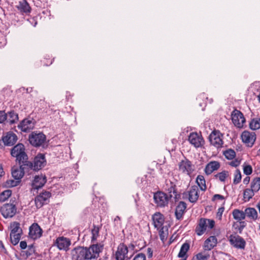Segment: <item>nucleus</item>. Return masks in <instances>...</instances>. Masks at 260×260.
Segmentation results:
<instances>
[{"instance_id":"obj_1","label":"nucleus","mask_w":260,"mask_h":260,"mask_svg":"<svg viewBox=\"0 0 260 260\" xmlns=\"http://www.w3.org/2000/svg\"><path fill=\"white\" fill-rule=\"evenodd\" d=\"M135 246L130 244L128 247L123 243L120 244L115 253L116 260L129 259L134 254Z\"/></svg>"},{"instance_id":"obj_2","label":"nucleus","mask_w":260,"mask_h":260,"mask_svg":"<svg viewBox=\"0 0 260 260\" xmlns=\"http://www.w3.org/2000/svg\"><path fill=\"white\" fill-rule=\"evenodd\" d=\"M11 154L12 156L16 157V161L19 164L24 165L25 163H28V156L23 144L19 143L13 147L11 149Z\"/></svg>"},{"instance_id":"obj_3","label":"nucleus","mask_w":260,"mask_h":260,"mask_svg":"<svg viewBox=\"0 0 260 260\" xmlns=\"http://www.w3.org/2000/svg\"><path fill=\"white\" fill-rule=\"evenodd\" d=\"M215 225V221L213 219H210L205 218H201L199 221L197 225L195 232L197 235L201 236L205 232L213 229Z\"/></svg>"},{"instance_id":"obj_4","label":"nucleus","mask_w":260,"mask_h":260,"mask_svg":"<svg viewBox=\"0 0 260 260\" xmlns=\"http://www.w3.org/2000/svg\"><path fill=\"white\" fill-rule=\"evenodd\" d=\"M28 140L31 145L38 147L44 145L46 137L43 133L33 132L29 135Z\"/></svg>"},{"instance_id":"obj_5","label":"nucleus","mask_w":260,"mask_h":260,"mask_svg":"<svg viewBox=\"0 0 260 260\" xmlns=\"http://www.w3.org/2000/svg\"><path fill=\"white\" fill-rule=\"evenodd\" d=\"M27 162L24 165V166H26L27 168H31L35 171H38L46 165L45 155L40 153L35 157L33 163L29 161L28 160Z\"/></svg>"},{"instance_id":"obj_6","label":"nucleus","mask_w":260,"mask_h":260,"mask_svg":"<svg viewBox=\"0 0 260 260\" xmlns=\"http://www.w3.org/2000/svg\"><path fill=\"white\" fill-rule=\"evenodd\" d=\"M172 197V194L168 195L166 193L158 191L154 194V203L158 207H165L168 206L169 200Z\"/></svg>"},{"instance_id":"obj_7","label":"nucleus","mask_w":260,"mask_h":260,"mask_svg":"<svg viewBox=\"0 0 260 260\" xmlns=\"http://www.w3.org/2000/svg\"><path fill=\"white\" fill-rule=\"evenodd\" d=\"M223 135L218 130H214L209 136L211 145L217 148H221L223 144Z\"/></svg>"},{"instance_id":"obj_8","label":"nucleus","mask_w":260,"mask_h":260,"mask_svg":"<svg viewBox=\"0 0 260 260\" xmlns=\"http://www.w3.org/2000/svg\"><path fill=\"white\" fill-rule=\"evenodd\" d=\"M103 244L96 243L91 245L89 247H86L89 260L97 259L103 250Z\"/></svg>"},{"instance_id":"obj_9","label":"nucleus","mask_w":260,"mask_h":260,"mask_svg":"<svg viewBox=\"0 0 260 260\" xmlns=\"http://www.w3.org/2000/svg\"><path fill=\"white\" fill-rule=\"evenodd\" d=\"M0 211L4 217L11 218L16 214L17 208L13 203H7L1 207Z\"/></svg>"},{"instance_id":"obj_10","label":"nucleus","mask_w":260,"mask_h":260,"mask_svg":"<svg viewBox=\"0 0 260 260\" xmlns=\"http://www.w3.org/2000/svg\"><path fill=\"white\" fill-rule=\"evenodd\" d=\"M241 138L247 146L251 147L255 141L256 134L253 132L244 131L241 135Z\"/></svg>"},{"instance_id":"obj_11","label":"nucleus","mask_w":260,"mask_h":260,"mask_svg":"<svg viewBox=\"0 0 260 260\" xmlns=\"http://www.w3.org/2000/svg\"><path fill=\"white\" fill-rule=\"evenodd\" d=\"M178 167L179 171L188 175H190L194 171V166L186 158L178 164Z\"/></svg>"},{"instance_id":"obj_12","label":"nucleus","mask_w":260,"mask_h":260,"mask_svg":"<svg viewBox=\"0 0 260 260\" xmlns=\"http://www.w3.org/2000/svg\"><path fill=\"white\" fill-rule=\"evenodd\" d=\"M232 122L234 124L239 128L243 126L245 122V118L243 114L239 110H234L231 114Z\"/></svg>"},{"instance_id":"obj_13","label":"nucleus","mask_w":260,"mask_h":260,"mask_svg":"<svg viewBox=\"0 0 260 260\" xmlns=\"http://www.w3.org/2000/svg\"><path fill=\"white\" fill-rule=\"evenodd\" d=\"M51 197V193L49 191H44L35 198V204L37 208H41L44 204L49 201Z\"/></svg>"},{"instance_id":"obj_14","label":"nucleus","mask_w":260,"mask_h":260,"mask_svg":"<svg viewBox=\"0 0 260 260\" xmlns=\"http://www.w3.org/2000/svg\"><path fill=\"white\" fill-rule=\"evenodd\" d=\"M71 244V242L70 239L63 236L58 237L55 242V245L60 250L68 251L69 249V246Z\"/></svg>"},{"instance_id":"obj_15","label":"nucleus","mask_w":260,"mask_h":260,"mask_svg":"<svg viewBox=\"0 0 260 260\" xmlns=\"http://www.w3.org/2000/svg\"><path fill=\"white\" fill-rule=\"evenodd\" d=\"M43 231L37 223H34L29 229V237L36 240L42 236Z\"/></svg>"},{"instance_id":"obj_16","label":"nucleus","mask_w":260,"mask_h":260,"mask_svg":"<svg viewBox=\"0 0 260 260\" xmlns=\"http://www.w3.org/2000/svg\"><path fill=\"white\" fill-rule=\"evenodd\" d=\"M188 141L196 148L201 147L204 143L202 136L197 133H191L188 137Z\"/></svg>"},{"instance_id":"obj_17","label":"nucleus","mask_w":260,"mask_h":260,"mask_svg":"<svg viewBox=\"0 0 260 260\" xmlns=\"http://www.w3.org/2000/svg\"><path fill=\"white\" fill-rule=\"evenodd\" d=\"M184 195L188 197L190 202L196 203L199 197L198 187L196 185L191 186L188 191L184 193Z\"/></svg>"},{"instance_id":"obj_18","label":"nucleus","mask_w":260,"mask_h":260,"mask_svg":"<svg viewBox=\"0 0 260 260\" xmlns=\"http://www.w3.org/2000/svg\"><path fill=\"white\" fill-rule=\"evenodd\" d=\"M229 240L231 244L237 248L244 249L245 248V241L243 238L239 235H231Z\"/></svg>"},{"instance_id":"obj_19","label":"nucleus","mask_w":260,"mask_h":260,"mask_svg":"<svg viewBox=\"0 0 260 260\" xmlns=\"http://www.w3.org/2000/svg\"><path fill=\"white\" fill-rule=\"evenodd\" d=\"M20 166L19 167H14L12 168V177L17 180L20 182L21 178L23 177L24 174V170L27 168L26 166L23 165V164H19Z\"/></svg>"},{"instance_id":"obj_20","label":"nucleus","mask_w":260,"mask_h":260,"mask_svg":"<svg viewBox=\"0 0 260 260\" xmlns=\"http://www.w3.org/2000/svg\"><path fill=\"white\" fill-rule=\"evenodd\" d=\"M35 126V122L32 119L26 118L23 119L18 125V127L23 132H29Z\"/></svg>"},{"instance_id":"obj_21","label":"nucleus","mask_w":260,"mask_h":260,"mask_svg":"<svg viewBox=\"0 0 260 260\" xmlns=\"http://www.w3.org/2000/svg\"><path fill=\"white\" fill-rule=\"evenodd\" d=\"M47 181L46 177L45 175H37L35 177L32 183V188L34 189H39L42 188Z\"/></svg>"},{"instance_id":"obj_22","label":"nucleus","mask_w":260,"mask_h":260,"mask_svg":"<svg viewBox=\"0 0 260 260\" xmlns=\"http://www.w3.org/2000/svg\"><path fill=\"white\" fill-rule=\"evenodd\" d=\"M17 140V136L12 132L8 133L6 136L3 137V141L5 145L12 146Z\"/></svg>"},{"instance_id":"obj_23","label":"nucleus","mask_w":260,"mask_h":260,"mask_svg":"<svg viewBox=\"0 0 260 260\" xmlns=\"http://www.w3.org/2000/svg\"><path fill=\"white\" fill-rule=\"evenodd\" d=\"M152 220L154 227L157 229L161 228L164 223V215L160 212H156L152 216Z\"/></svg>"},{"instance_id":"obj_24","label":"nucleus","mask_w":260,"mask_h":260,"mask_svg":"<svg viewBox=\"0 0 260 260\" xmlns=\"http://www.w3.org/2000/svg\"><path fill=\"white\" fill-rule=\"evenodd\" d=\"M220 164L217 161H211L206 166L205 172L207 175H210L214 171L217 170L220 168Z\"/></svg>"},{"instance_id":"obj_25","label":"nucleus","mask_w":260,"mask_h":260,"mask_svg":"<svg viewBox=\"0 0 260 260\" xmlns=\"http://www.w3.org/2000/svg\"><path fill=\"white\" fill-rule=\"evenodd\" d=\"M186 208V204L185 202L181 201L179 203L175 210V216L177 219L180 220L182 218Z\"/></svg>"},{"instance_id":"obj_26","label":"nucleus","mask_w":260,"mask_h":260,"mask_svg":"<svg viewBox=\"0 0 260 260\" xmlns=\"http://www.w3.org/2000/svg\"><path fill=\"white\" fill-rule=\"evenodd\" d=\"M84 247L75 248L72 251L73 258L75 260H84Z\"/></svg>"},{"instance_id":"obj_27","label":"nucleus","mask_w":260,"mask_h":260,"mask_svg":"<svg viewBox=\"0 0 260 260\" xmlns=\"http://www.w3.org/2000/svg\"><path fill=\"white\" fill-rule=\"evenodd\" d=\"M217 240L215 236H210L206 240L204 243L205 250H210L213 248L217 244Z\"/></svg>"},{"instance_id":"obj_28","label":"nucleus","mask_w":260,"mask_h":260,"mask_svg":"<svg viewBox=\"0 0 260 260\" xmlns=\"http://www.w3.org/2000/svg\"><path fill=\"white\" fill-rule=\"evenodd\" d=\"M189 248L190 245L189 243L185 242L183 243L181 247L178 256L180 258H187L186 253L189 250Z\"/></svg>"},{"instance_id":"obj_29","label":"nucleus","mask_w":260,"mask_h":260,"mask_svg":"<svg viewBox=\"0 0 260 260\" xmlns=\"http://www.w3.org/2000/svg\"><path fill=\"white\" fill-rule=\"evenodd\" d=\"M245 217L253 219L256 220L257 217V212L256 210L253 208H247L245 210Z\"/></svg>"},{"instance_id":"obj_30","label":"nucleus","mask_w":260,"mask_h":260,"mask_svg":"<svg viewBox=\"0 0 260 260\" xmlns=\"http://www.w3.org/2000/svg\"><path fill=\"white\" fill-rule=\"evenodd\" d=\"M234 218L237 221H240L245 218V211L239 209H234L232 212Z\"/></svg>"},{"instance_id":"obj_31","label":"nucleus","mask_w":260,"mask_h":260,"mask_svg":"<svg viewBox=\"0 0 260 260\" xmlns=\"http://www.w3.org/2000/svg\"><path fill=\"white\" fill-rule=\"evenodd\" d=\"M196 182L201 190L204 191L206 190V181L203 176L198 175L196 178Z\"/></svg>"},{"instance_id":"obj_32","label":"nucleus","mask_w":260,"mask_h":260,"mask_svg":"<svg viewBox=\"0 0 260 260\" xmlns=\"http://www.w3.org/2000/svg\"><path fill=\"white\" fill-rule=\"evenodd\" d=\"M8 121L11 124H14L18 121V115L14 111H11L7 114Z\"/></svg>"},{"instance_id":"obj_33","label":"nucleus","mask_w":260,"mask_h":260,"mask_svg":"<svg viewBox=\"0 0 260 260\" xmlns=\"http://www.w3.org/2000/svg\"><path fill=\"white\" fill-rule=\"evenodd\" d=\"M18 8L21 11L24 13H28L30 11V7L28 3L25 0H23L22 2H19V5Z\"/></svg>"},{"instance_id":"obj_34","label":"nucleus","mask_w":260,"mask_h":260,"mask_svg":"<svg viewBox=\"0 0 260 260\" xmlns=\"http://www.w3.org/2000/svg\"><path fill=\"white\" fill-rule=\"evenodd\" d=\"M100 230V227L96 226L95 225H93V228L91 229V242L92 243H94L98 238L99 237V232Z\"/></svg>"},{"instance_id":"obj_35","label":"nucleus","mask_w":260,"mask_h":260,"mask_svg":"<svg viewBox=\"0 0 260 260\" xmlns=\"http://www.w3.org/2000/svg\"><path fill=\"white\" fill-rule=\"evenodd\" d=\"M249 127L252 130L260 128V118H255L251 119L249 123Z\"/></svg>"},{"instance_id":"obj_36","label":"nucleus","mask_w":260,"mask_h":260,"mask_svg":"<svg viewBox=\"0 0 260 260\" xmlns=\"http://www.w3.org/2000/svg\"><path fill=\"white\" fill-rule=\"evenodd\" d=\"M11 231L10 233H22V229L20 227V223L18 222H13L10 225Z\"/></svg>"},{"instance_id":"obj_37","label":"nucleus","mask_w":260,"mask_h":260,"mask_svg":"<svg viewBox=\"0 0 260 260\" xmlns=\"http://www.w3.org/2000/svg\"><path fill=\"white\" fill-rule=\"evenodd\" d=\"M22 233H10L11 242L14 245H16L19 242Z\"/></svg>"},{"instance_id":"obj_38","label":"nucleus","mask_w":260,"mask_h":260,"mask_svg":"<svg viewBox=\"0 0 260 260\" xmlns=\"http://www.w3.org/2000/svg\"><path fill=\"white\" fill-rule=\"evenodd\" d=\"M255 192L250 188H246L244 190L243 197L244 199L249 201L254 195Z\"/></svg>"},{"instance_id":"obj_39","label":"nucleus","mask_w":260,"mask_h":260,"mask_svg":"<svg viewBox=\"0 0 260 260\" xmlns=\"http://www.w3.org/2000/svg\"><path fill=\"white\" fill-rule=\"evenodd\" d=\"M12 194V191L10 189L6 190L0 193V202L6 201Z\"/></svg>"},{"instance_id":"obj_40","label":"nucleus","mask_w":260,"mask_h":260,"mask_svg":"<svg viewBox=\"0 0 260 260\" xmlns=\"http://www.w3.org/2000/svg\"><path fill=\"white\" fill-rule=\"evenodd\" d=\"M257 179L254 178L250 184V188L255 192H257L260 189V184H259Z\"/></svg>"},{"instance_id":"obj_41","label":"nucleus","mask_w":260,"mask_h":260,"mask_svg":"<svg viewBox=\"0 0 260 260\" xmlns=\"http://www.w3.org/2000/svg\"><path fill=\"white\" fill-rule=\"evenodd\" d=\"M229 176V172L226 171H223L221 172L218 173L215 175L216 178H218L221 182H224L225 179Z\"/></svg>"},{"instance_id":"obj_42","label":"nucleus","mask_w":260,"mask_h":260,"mask_svg":"<svg viewBox=\"0 0 260 260\" xmlns=\"http://www.w3.org/2000/svg\"><path fill=\"white\" fill-rule=\"evenodd\" d=\"M224 155L228 159L232 160L235 158L236 152L234 150L229 149L224 151Z\"/></svg>"},{"instance_id":"obj_43","label":"nucleus","mask_w":260,"mask_h":260,"mask_svg":"<svg viewBox=\"0 0 260 260\" xmlns=\"http://www.w3.org/2000/svg\"><path fill=\"white\" fill-rule=\"evenodd\" d=\"M241 174L240 170L237 169L234 173V178L233 180V183L234 184H237L241 182Z\"/></svg>"},{"instance_id":"obj_44","label":"nucleus","mask_w":260,"mask_h":260,"mask_svg":"<svg viewBox=\"0 0 260 260\" xmlns=\"http://www.w3.org/2000/svg\"><path fill=\"white\" fill-rule=\"evenodd\" d=\"M209 257V254L199 253L193 257L192 260H208Z\"/></svg>"},{"instance_id":"obj_45","label":"nucleus","mask_w":260,"mask_h":260,"mask_svg":"<svg viewBox=\"0 0 260 260\" xmlns=\"http://www.w3.org/2000/svg\"><path fill=\"white\" fill-rule=\"evenodd\" d=\"M20 182L15 180H8L5 183V186L7 187H12L17 186Z\"/></svg>"},{"instance_id":"obj_46","label":"nucleus","mask_w":260,"mask_h":260,"mask_svg":"<svg viewBox=\"0 0 260 260\" xmlns=\"http://www.w3.org/2000/svg\"><path fill=\"white\" fill-rule=\"evenodd\" d=\"M243 172L246 175H250L252 172V167L249 165L244 166Z\"/></svg>"},{"instance_id":"obj_47","label":"nucleus","mask_w":260,"mask_h":260,"mask_svg":"<svg viewBox=\"0 0 260 260\" xmlns=\"http://www.w3.org/2000/svg\"><path fill=\"white\" fill-rule=\"evenodd\" d=\"M170 186L167 189L169 194H172V193L175 194L176 193V185L172 182H170Z\"/></svg>"},{"instance_id":"obj_48","label":"nucleus","mask_w":260,"mask_h":260,"mask_svg":"<svg viewBox=\"0 0 260 260\" xmlns=\"http://www.w3.org/2000/svg\"><path fill=\"white\" fill-rule=\"evenodd\" d=\"M7 119V115L4 111H0V123H3Z\"/></svg>"},{"instance_id":"obj_49","label":"nucleus","mask_w":260,"mask_h":260,"mask_svg":"<svg viewBox=\"0 0 260 260\" xmlns=\"http://www.w3.org/2000/svg\"><path fill=\"white\" fill-rule=\"evenodd\" d=\"M133 260H146L145 255L142 253L136 255Z\"/></svg>"},{"instance_id":"obj_50","label":"nucleus","mask_w":260,"mask_h":260,"mask_svg":"<svg viewBox=\"0 0 260 260\" xmlns=\"http://www.w3.org/2000/svg\"><path fill=\"white\" fill-rule=\"evenodd\" d=\"M224 199V196L220 195V194H215L213 196V197L212 199V201H214L217 200H223Z\"/></svg>"},{"instance_id":"obj_51","label":"nucleus","mask_w":260,"mask_h":260,"mask_svg":"<svg viewBox=\"0 0 260 260\" xmlns=\"http://www.w3.org/2000/svg\"><path fill=\"white\" fill-rule=\"evenodd\" d=\"M240 164V160L235 159L230 162V165L232 167H236Z\"/></svg>"},{"instance_id":"obj_52","label":"nucleus","mask_w":260,"mask_h":260,"mask_svg":"<svg viewBox=\"0 0 260 260\" xmlns=\"http://www.w3.org/2000/svg\"><path fill=\"white\" fill-rule=\"evenodd\" d=\"M224 210V208L223 207H220L218 209V212L217 213V217H219V219H221Z\"/></svg>"},{"instance_id":"obj_53","label":"nucleus","mask_w":260,"mask_h":260,"mask_svg":"<svg viewBox=\"0 0 260 260\" xmlns=\"http://www.w3.org/2000/svg\"><path fill=\"white\" fill-rule=\"evenodd\" d=\"M20 247L22 249H25L27 247V243L25 241H22L20 243Z\"/></svg>"},{"instance_id":"obj_54","label":"nucleus","mask_w":260,"mask_h":260,"mask_svg":"<svg viewBox=\"0 0 260 260\" xmlns=\"http://www.w3.org/2000/svg\"><path fill=\"white\" fill-rule=\"evenodd\" d=\"M163 229L164 228H161V229L159 231V236L161 240H164L165 238V236L164 235V232Z\"/></svg>"},{"instance_id":"obj_55","label":"nucleus","mask_w":260,"mask_h":260,"mask_svg":"<svg viewBox=\"0 0 260 260\" xmlns=\"http://www.w3.org/2000/svg\"><path fill=\"white\" fill-rule=\"evenodd\" d=\"M147 253L148 254V258H151L153 255V251L152 250L151 248H148L147 249Z\"/></svg>"},{"instance_id":"obj_56","label":"nucleus","mask_w":260,"mask_h":260,"mask_svg":"<svg viewBox=\"0 0 260 260\" xmlns=\"http://www.w3.org/2000/svg\"><path fill=\"white\" fill-rule=\"evenodd\" d=\"M250 177L249 176H247L244 179H243V183L245 184H248L249 182H250Z\"/></svg>"},{"instance_id":"obj_57","label":"nucleus","mask_w":260,"mask_h":260,"mask_svg":"<svg viewBox=\"0 0 260 260\" xmlns=\"http://www.w3.org/2000/svg\"><path fill=\"white\" fill-rule=\"evenodd\" d=\"M84 260H89V257L87 256L86 248L84 247Z\"/></svg>"},{"instance_id":"obj_58","label":"nucleus","mask_w":260,"mask_h":260,"mask_svg":"<svg viewBox=\"0 0 260 260\" xmlns=\"http://www.w3.org/2000/svg\"><path fill=\"white\" fill-rule=\"evenodd\" d=\"M5 174V173L3 170V167L1 165H0V177H2Z\"/></svg>"},{"instance_id":"obj_59","label":"nucleus","mask_w":260,"mask_h":260,"mask_svg":"<svg viewBox=\"0 0 260 260\" xmlns=\"http://www.w3.org/2000/svg\"><path fill=\"white\" fill-rule=\"evenodd\" d=\"M240 229H243L245 226V225H246V223L244 221H240Z\"/></svg>"},{"instance_id":"obj_60","label":"nucleus","mask_w":260,"mask_h":260,"mask_svg":"<svg viewBox=\"0 0 260 260\" xmlns=\"http://www.w3.org/2000/svg\"><path fill=\"white\" fill-rule=\"evenodd\" d=\"M0 248L4 250L6 249L3 243L1 241H0Z\"/></svg>"},{"instance_id":"obj_61","label":"nucleus","mask_w":260,"mask_h":260,"mask_svg":"<svg viewBox=\"0 0 260 260\" xmlns=\"http://www.w3.org/2000/svg\"><path fill=\"white\" fill-rule=\"evenodd\" d=\"M28 247H29V249H30L31 248H32V247H33V245H29V246H28Z\"/></svg>"},{"instance_id":"obj_62","label":"nucleus","mask_w":260,"mask_h":260,"mask_svg":"<svg viewBox=\"0 0 260 260\" xmlns=\"http://www.w3.org/2000/svg\"><path fill=\"white\" fill-rule=\"evenodd\" d=\"M256 178L257 179L258 181H259V184H260V177H256Z\"/></svg>"},{"instance_id":"obj_63","label":"nucleus","mask_w":260,"mask_h":260,"mask_svg":"<svg viewBox=\"0 0 260 260\" xmlns=\"http://www.w3.org/2000/svg\"><path fill=\"white\" fill-rule=\"evenodd\" d=\"M258 100H259V101L260 102V92H259V95H258Z\"/></svg>"},{"instance_id":"obj_64","label":"nucleus","mask_w":260,"mask_h":260,"mask_svg":"<svg viewBox=\"0 0 260 260\" xmlns=\"http://www.w3.org/2000/svg\"><path fill=\"white\" fill-rule=\"evenodd\" d=\"M116 219H120V217L119 216H117L115 220H116Z\"/></svg>"}]
</instances>
